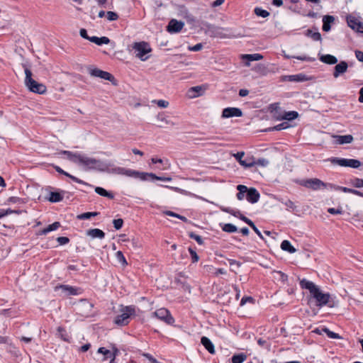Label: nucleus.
Returning a JSON list of instances; mask_svg holds the SVG:
<instances>
[{
    "label": "nucleus",
    "instance_id": "obj_48",
    "mask_svg": "<svg viewBox=\"0 0 363 363\" xmlns=\"http://www.w3.org/2000/svg\"><path fill=\"white\" fill-rule=\"evenodd\" d=\"M116 258L118 260V262H121L123 265L128 264L127 261L121 251H118L116 253Z\"/></svg>",
    "mask_w": 363,
    "mask_h": 363
},
{
    "label": "nucleus",
    "instance_id": "obj_17",
    "mask_svg": "<svg viewBox=\"0 0 363 363\" xmlns=\"http://www.w3.org/2000/svg\"><path fill=\"white\" fill-rule=\"evenodd\" d=\"M246 192V199L248 202L255 203L259 201L260 194L255 188H248V190Z\"/></svg>",
    "mask_w": 363,
    "mask_h": 363
},
{
    "label": "nucleus",
    "instance_id": "obj_39",
    "mask_svg": "<svg viewBox=\"0 0 363 363\" xmlns=\"http://www.w3.org/2000/svg\"><path fill=\"white\" fill-rule=\"evenodd\" d=\"M145 180L147 179V177L157 180L164 181V182H170L172 180L171 177H158L156 174L153 173H145Z\"/></svg>",
    "mask_w": 363,
    "mask_h": 363
},
{
    "label": "nucleus",
    "instance_id": "obj_7",
    "mask_svg": "<svg viewBox=\"0 0 363 363\" xmlns=\"http://www.w3.org/2000/svg\"><path fill=\"white\" fill-rule=\"evenodd\" d=\"M300 184L306 188L311 189L314 191L323 188H330V183H324L317 178L304 179L300 182Z\"/></svg>",
    "mask_w": 363,
    "mask_h": 363
},
{
    "label": "nucleus",
    "instance_id": "obj_31",
    "mask_svg": "<svg viewBox=\"0 0 363 363\" xmlns=\"http://www.w3.org/2000/svg\"><path fill=\"white\" fill-rule=\"evenodd\" d=\"M95 192L100 196L107 197L110 199H113L114 198V196L112 193L107 191L106 189H104L102 187H99V186L96 187Z\"/></svg>",
    "mask_w": 363,
    "mask_h": 363
},
{
    "label": "nucleus",
    "instance_id": "obj_28",
    "mask_svg": "<svg viewBox=\"0 0 363 363\" xmlns=\"http://www.w3.org/2000/svg\"><path fill=\"white\" fill-rule=\"evenodd\" d=\"M89 41L91 43H94L98 45H101L103 44H108L110 42V40L108 37H96V36H92L89 38Z\"/></svg>",
    "mask_w": 363,
    "mask_h": 363
},
{
    "label": "nucleus",
    "instance_id": "obj_52",
    "mask_svg": "<svg viewBox=\"0 0 363 363\" xmlns=\"http://www.w3.org/2000/svg\"><path fill=\"white\" fill-rule=\"evenodd\" d=\"M242 58L243 60H247V61L245 62V65L247 67H249L250 65V62L251 61H255L254 60V55L252 54H246V55H242Z\"/></svg>",
    "mask_w": 363,
    "mask_h": 363
},
{
    "label": "nucleus",
    "instance_id": "obj_55",
    "mask_svg": "<svg viewBox=\"0 0 363 363\" xmlns=\"http://www.w3.org/2000/svg\"><path fill=\"white\" fill-rule=\"evenodd\" d=\"M240 164L245 167H251L254 165L255 162L252 161V159L240 160Z\"/></svg>",
    "mask_w": 363,
    "mask_h": 363
},
{
    "label": "nucleus",
    "instance_id": "obj_53",
    "mask_svg": "<svg viewBox=\"0 0 363 363\" xmlns=\"http://www.w3.org/2000/svg\"><path fill=\"white\" fill-rule=\"evenodd\" d=\"M106 17L108 21H113L118 18V15L113 11H108L106 13Z\"/></svg>",
    "mask_w": 363,
    "mask_h": 363
},
{
    "label": "nucleus",
    "instance_id": "obj_14",
    "mask_svg": "<svg viewBox=\"0 0 363 363\" xmlns=\"http://www.w3.org/2000/svg\"><path fill=\"white\" fill-rule=\"evenodd\" d=\"M91 76L94 77H99L105 80L113 82L114 80L113 76L108 72L103 71L98 68L91 69L89 71Z\"/></svg>",
    "mask_w": 363,
    "mask_h": 363
},
{
    "label": "nucleus",
    "instance_id": "obj_33",
    "mask_svg": "<svg viewBox=\"0 0 363 363\" xmlns=\"http://www.w3.org/2000/svg\"><path fill=\"white\" fill-rule=\"evenodd\" d=\"M306 35L313 39L314 41H321V35L318 31H313L312 30H307Z\"/></svg>",
    "mask_w": 363,
    "mask_h": 363
},
{
    "label": "nucleus",
    "instance_id": "obj_35",
    "mask_svg": "<svg viewBox=\"0 0 363 363\" xmlns=\"http://www.w3.org/2000/svg\"><path fill=\"white\" fill-rule=\"evenodd\" d=\"M99 214V212H86V213L77 215V218L78 220H87V219H90L91 217L96 216Z\"/></svg>",
    "mask_w": 363,
    "mask_h": 363
},
{
    "label": "nucleus",
    "instance_id": "obj_12",
    "mask_svg": "<svg viewBox=\"0 0 363 363\" xmlns=\"http://www.w3.org/2000/svg\"><path fill=\"white\" fill-rule=\"evenodd\" d=\"M347 23L348 26L357 33H363V23L354 16H347Z\"/></svg>",
    "mask_w": 363,
    "mask_h": 363
},
{
    "label": "nucleus",
    "instance_id": "obj_15",
    "mask_svg": "<svg viewBox=\"0 0 363 363\" xmlns=\"http://www.w3.org/2000/svg\"><path fill=\"white\" fill-rule=\"evenodd\" d=\"M242 116V112L240 108L228 107L223 110L221 117L223 118H228L231 117H241Z\"/></svg>",
    "mask_w": 363,
    "mask_h": 363
},
{
    "label": "nucleus",
    "instance_id": "obj_19",
    "mask_svg": "<svg viewBox=\"0 0 363 363\" xmlns=\"http://www.w3.org/2000/svg\"><path fill=\"white\" fill-rule=\"evenodd\" d=\"M333 138L335 139L336 143L340 145L343 144H350L352 143L354 140L353 136L352 135H333Z\"/></svg>",
    "mask_w": 363,
    "mask_h": 363
},
{
    "label": "nucleus",
    "instance_id": "obj_47",
    "mask_svg": "<svg viewBox=\"0 0 363 363\" xmlns=\"http://www.w3.org/2000/svg\"><path fill=\"white\" fill-rule=\"evenodd\" d=\"M255 13L257 16H261L262 18H266L269 15V13L267 11L260 8H255Z\"/></svg>",
    "mask_w": 363,
    "mask_h": 363
},
{
    "label": "nucleus",
    "instance_id": "obj_18",
    "mask_svg": "<svg viewBox=\"0 0 363 363\" xmlns=\"http://www.w3.org/2000/svg\"><path fill=\"white\" fill-rule=\"evenodd\" d=\"M348 65L345 61H341L339 64L336 65L334 68L333 77L337 78L340 74L347 72Z\"/></svg>",
    "mask_w": 363,
    "mask_h": 363
},
{
    "label": "nucleus",
    "instance_id": "obj_58",
    "mask_svg": "<svg viewBox=\"0 0 363 363\" xmlns=\"http://www.w3.org/2000/svg\"><path fill=\"white\" fill-rule=\"evenodd\" d=\"M113 226L116 230H119L122 228L123 224V220L121 218L115 219L113 221Z\"/></svg>",
    "mask_w": 363,
    "mask_h": 363
},
{
    "label": "nucleus",
    "instance_id": "obj_36",
    "mask_svg": "<svg viewBox=\"0 0 363 363\" xmlns=\"http://www.w3.org/2000/svg\"><path fill=\"white\" fill-rule=\"evenodd\" d=\"M247 359V355L244 353H240L237 354H234L232 357V362L233 363H242Z\"/></svg>",
    "mask_w": 363,
    "mask_h": 363
},
{
    "label": "nucleus",
    "instance_id": "obj_24",
    "mask_svg": "<svg viewBox=\"0 0 363 363\" xmlns=\"http://www.w3.org/2000/svg\"><path fill=\"white\" fill-rule=\"evenodd\" d=\"M55 169L57 172L62 174H64L68 177H69L72 180H73L74 182H77V183H79V184H84V185H86V186H90L88 183L82 181V179L73 176V175H71L69 174V173L65 172L63 169H62L60 167H55Z\"/></svg>",
    "mask_w": 363,
    "mask_h": 363
},
{
    "label": "nucleus",
    "instance_id": "obj_51",
    "mask_svg": "<svg viewBox=\"0 0 363 363\" xmlns=\"http://www.w3.org/2000/svg\"><path fill=\"white\" fill-rule=\"evenodd\" d=\"M189 237L195 240L199 245H203V241L202 238L200 235H196L194 233L191 232L189 233Z\"/></svg>",
    "mask_w": 363,
    "mask_h": 363
},
{
    "label": "nucleus",
    "instance_id": "obj_4",
    "mask_svg": "<svg viewBox=\"0 0 363 363\" xmlns=\"http://www.w3.org/2000/svg\"><path fill=\"white\" fill-rule=\"evenodd\" d=\"M24 67V71L26 74L25 78V84L27 86V88L32 92L43 94L46 92V86L41 83H38L33 79H32V72L28 68Z\"/></svg>",
    "mask_w": 363,
    "mask_h": 363
},
{
    "label": "nucleus",
    "instance_id": "obj_25",
    "mask_svg": "<svg viewBox=\"0 0 363 363\" xmlns=\"http://www.w3.org/2000/svg\"><path fill=\"white\" fill-rule=\"evenodd\" d=\"M320 60L328 65H335L337 62V59L332 55H323L320 57Z\"/></svg>",
    "mask_w": 363,
    "mask_h": 363
},
{
    "label": "nucleus",
    "instance_id": "obj_57",
    "mask_svg": "<svg viewBox=\"0 0 363 363\" xmlns=\"http://www.w3.org/2000/svg\"><path fill=\"white\" fill-rule=\"evenodd\" d=\"M153 103H156L157 105L160 108H167L169 106V102L165 100H155L152 101Z\"/></svg>",
    "mask_w": 363,
    "mask_h": 363
},
{
    "label": "nucleus",
    "instance_id": "obj_59",
    "mask_svg": "<svg viewBox=\"0 0 363 363\" xmlns=\"http://www.w3.org/2000/svg\"><path fill=\"white\" fill-rule=\"evenodd\" d=\"M294 58H296L297 60H301V61H306V62H313L315 60L314 57H311L306 55H302V56H296L293 57Z\"/></svg>",
    "mask_w": 363,
    "mask_h": 363
},
{
    "label": "nucleus",
    "instance_id": "obj_40",
    "mask_svg": "<svg viewBox=\"0 0 363 363\" xmlns=\"http://www.w3.org/2000/svg\"><path fill=\"white\" fill-rule=\"evenodd\" d=\"M349 184L355 188H362L363 187V179L359 178H353L350 180Z\"/></svg>",
    "mask_w": 363,
    "mask_h": 363
},
{
    "label": "nucleus",
    "instance_id": "obj_11",
    "mask_svg": "<svg viewBox=\"0 0 363 363\" xmlns=\"http://www.w3.org/2000/svg\"><path fill=\"white\" fill-rule=\"evenodd\" d=\"M97 352L104 355L102 361L110 359L109 363H114L115 359L119 353V350L115 347H113L112 350L101 347L98 349Z\"/></svg>",
    "mask_w": 363,
    "mask_h": 363
},
{
    "label": "nucleus",
    "instance_id": "obj_16",
    "mask_svg": "<svg viewBox=\"0 0 363 363\" xmlns=\"http://www.w3.org/2000/svg\"><path fill=\"white\" fill-rule=\"evenodd\" d=\"M184 26V22L177 21L176 19H172L169 22V24L167 27V30L170 33H179L182 30Z\"/></svg>",
    "mask_w": 363,
    "mask_h": 363
},
{
    "label": "nucleus",
    "instance_id": "obj_60",
    "mask_svg": "<svg viewBox=\"0 0 363 363\" xmlns=\"http://www.w3.org/2000/svg\"><path fill=\"white\" fill-rule=\"evenodd\" d=\"M288 127H289V125H287V123L284 122V123H281L280 124L275 125L274 128H272V130H281L286 129Z\"/></svg>",
    "mask_w": 363,
    "mask_h": 363
},
{
    "label": "nucleus",
    "instance_id": "obj_41",
    "mask_svg": "<svg viewBox=\"0 0 363 363\" xmlns=\"http://www.w3.org/2000/svg\"><path fill=\"white\" fill-rule=\"evenodd\" d=\"M330 189H335V190H340L345 193H350L352 194L354 189H350L345 186H340L335 184H330Z\"/></svg>",
    "mask_w": 363,
    "mask_h": 363
},
{
    "label": "nucleus",
    "instance_id": "obj_62",
    "mask_svg": "<svg viewBox=\"0 0 363 363\" xmlns=\"http://www.w3.org/2000/svg\"><path fill=\"white\" fill-rule=\"evenodd\" d=\"M203 45L201 43L196 44L195 45L192 47H189V50L194 52L199 51L202 49Z\"/></svg>",
    "mask_w": 363,
    "mask_h": 363
},
{
    "label": "nucleus",
    "instance_id": "obj_38",
    "mask_svg": "<svg viewBox=\"0 0 363 363\" xmlns=\"http://www.w3.org/2000/svg\"><path fill=\"white\" fill-rule=\"evenodd\" d=\"M57 335L65 342H69V336L62 327L57 328Z\"/></svg>",
    "mask_w": 363,
    "mask_h": 363
},
{
    "label": "nucleus",
    "instance_id": "obj_1",
    "mask_svg": "<svg viewBox=\"0 0 363 363\" xmlns=\"http://www.w3.org/2000/svg\"><path fill=\"white\" fill-rule=\"evenodd\" d=\"M300 286L302 289H308L311 296L315 300L316 306L321 308L328 305L330 307L333 306V302L331 300V296L329 293H323L320 288L313 282L303 279L300 281Z\"/></svg>",
    "mask_w": 363,
    "mask_h": 363
},
{
    "label": "nucleus",
    "instance_id": "obj_13",
    "mask_svg": "<svg viewBox=\"0 0 363 363\" xmlns=\"http://www.w3.org/2000/svg\"><path fill=\"white\" fill-rule=\"evenodd\" d=\"M56 289H60L64 296H77L82 294L79 288L74 287L69 285H60L55 287Z\"/></svg>",
    "mask_w": 363,
    "mask_h": 363
},
{
    "label": "nucleus",
    "instance_id": "obj_64",
    "mask_svg": "<svg viewBox=\"0 0 363 363\" xmlns=\"http://www.w3.org/2000/svg\"><path fill=\"white\" fill-rule=\"evenodd\" d=\"M355 56L359 61L363 62V52L359 50L355 51Z\"/></svg>",
    "mask_w": 363,
    "mask_h": 363
},
{
    "label": "nucleus",
    "instance_id": "obj_23",
    "mask_svg": "<svg viewBox=\"0 0 363 363\" xmlns=\"http://www.w3.org/2000/svg\"><path fill=\"white\" fill-rule=\"evenodd\" d=\"M201 342L203 345V347L208 350V352L209 353H211V354L215 353L214 345L209 338L203 336L201 339Z\"/></svg>",
    "mask_w": 363,
    "mask_h": 363
},
{
    "label": "nucleus",
    "instance_id": "obj_30",
    "mask_svg": "<svg viewBox=\"0 0 363 363\" xmlns=\"http://www.w3.org/2000/svg\"><path fill=\"white\" fill-rule=\"evenodd\" d=\"M281 249L290 253H294L296 251V250L291 245V242L286 240L282 241L281 243Z\"/></svg>",
    "mask_w": 363,
    "mask_h": 363
},
{
    "label": "nucleus",
    "instance_id": "obj_43",
    "mask_svg": "<svg viewBox=\"0 0 363 363\" xmlns=\"http://www.w3.org/2000/svg\"><path fill=\"white\" fill-rule=\"evenodd\" d=\"M253 70L259 74H265L267 72V67L263 64H257L253 67Z\"/></svg>",
    "mask_w": 363,
    "mask_h": 363
},
{
    "label": "nucleus",
    "instance_id": "obj_3",
    "mask_svg": "<svg viewBox=\"0 0 363 363\" xmlns=\"http://www.w3.org/2000/svg\"><path fill=\"white\" fill-rule=\"evenodd\" d=\"M77 164L87 169H97L101 172L105 169V163L102 161L93 157H89L86 155L81 153L78 157Z\"/></svg>",
    "mask_w": 363,
    "mask_h": 363
},
{
    "label": "nucleus",
    "instance_id": "obj_34",
    "mask_svg": "<svg viewBox=\"0 0 363 363\" xmlns=\"http://www.w3.org/2000/svg\"><path fill=\"white\" fill-rule=\"evenodd\" d=\"M157 121H159L162 123H164V124H167V125H169L172 126H174L175 125V123L173 121H172L171 120H169L168 118V117L167 116H165L164 113H159L157 116Z\"/></svg>",
    "mask_w": 363,
    "mask_h": 363
},
{
    "label": "nucleus",
    "instance_id": "obj_5",
    "mask_svg": "<svg viewBox=\"0 0 363 363\" xmlns=\"http://www.w3.org/2000/svg\"><path fill=\"white\" fill-rule=\"evenodd\" d=\"M120 314L116 315L114 323L118 325H126L128 324L132 316L135 315V307L134 306H121Z\"/></svg>",
    "mask_w": 363,
    "mask_h": 363
},
{
    "label": "nucleus",
    "instance_id": "obj_45",
    "mask_svg": "<svg viewBox=\"0 0 363 363\" xmlns=\"http://www.w3.org/2000/svg\"><path fill=\"white\" fill-rule=\"evenodd\" d=\"M289 81L291 82H303L305 80V76L303 74H294L288 76Z\"/></svg>",
    "mask_w": 363,
    "mask_h": 363
},
{
    "label": "nucleus",
    "instance_id": "obj_6",
    "mask_svg": "<svg viewBox=\"0 0 363 363\" xmlns=\"http://www.w3.org/2000/svg\"><path fill=\"white\" fill-rule=\"evenodd\" d=\"M132 48L135 52V56L142 61L146 60L148 58L146 55L152 51L150 45L145 41L134 43Z\"/></svg>",
    "mask_w": 363,
    "mask_h": 363
},
{
    "label": "nucleus",
    "instance_id": "obj_61",
    "mask_svg": "<svg viewBox=\"0 0 363 363\" xmlns=\"http://www.w3.org/2000/svg\"><path fill=\"white\" fill-rule=\"evenodd\" d=\"M57 241L60 245H66L69 242V240L67 237H58Z\"/></svg>",
    "mask_w": 363,
    "mask_h": 363
},
{
    "label": "nucleus",
    "instance_id": "obj_37",
    "mask_svg": "<svg viewBox=\"0 0 363 363\" xmlns=\"http://www.w3.org/2000/svg\"><path fill=\"white\" fill-rule=\"evenodd\" d=\"M280 201L286 206V210L288 211H294L296 208L294 203L289 199H281Z\"/></svg>",
    "mask_w": 363,
    "mask_h": 363
},
{
    "label": "nucleus",
    "instance_id": "obj_26",
    "mask_svg": "<svg viewBox=\"0 0 363 363\" xmlns=\"http://www.w3.org/2000/svg\"><path fill=\"white\" fill-rule=\"evenodd\" d=\"M60 153L62 155H66L67 158L69 160H70L71 162L76 163V164L78 160V157L80 155V153H79V152H72L68 151V150H62Z\"/></svg>",
    "mask_w": 363,
    "mask_h": 363
},
{
    "label": "nucleus",
    "instance_id": "obj_29",
    "mask_svg": "<svg viewBox=\"0 0 363 363\" xmlns=\"http://www.w3.org/2000/svg\"><path fill=\"white\" fill-rule=\"evenodd\" d=\"M237 189L238 190L237 199L241 201L245 198V196H246V191L248 190V188L245 185L239 184L237 186Z\"/></svg>",
    "mask_w": 363,
    "mask_h": 363
},
{
    "label": "nucleus",
    "instance_id": "obj_2",
    "mask_svg": "<svg viewBox=\"0 0 363 363\" xmlns=\"http://www.w3.org/2000/svg\"><path fill=\"white\" fill-rule=\"evenodd\" d=\"M102 172H106L109 174L124 175L128 177L138 178L143 181L145 180L146 175L145 174V172H140L134 169L106 164H105V169L102 170Z\"/></svg>",
    "mask_w": 363,
    "mask_h": 363
},
{
    "label": "nucleus",
    "instance_id": "obj_50",
    "mask_svg": "<svg viewBox=\"0 0 363 363\" xmlns=\"http://www.w3.org/2000/svg\"><path fill=\"white\" fill-rule=\"evenodd\" d=\"M165 214L167 215V216H172V217H176V218H178L179 219H181L182 220L184 221V222H186L187 221V218L183 216H181V215H179L174 212H172V211H167L165 212Z\"/></svg>",
    "mask_w": 363,
    "mask_h": 363
},
{
    "label": "nucleus",
    "instance_id": "obj_49",
    "mask_svg": "<svg viewBox=\"0 0 363 363\" xmlns=\"http://www.w3.org/2000/svg\"><path fill=\"white\" fill-rule=\"evenodd\" d=\"M129 243V245H128V247L133 248V249H137L138 247H140V244L138 241V240L136 239H132L131 240H129L128 241Z\"/></svg>",
    "mask_w": 363,
    "mask_h": 363
},
{
    "label": "nucleus",
    "instance_id": "obj_10",
    "mask_svg": "<svg viewBox=\"0 0 363 363\" xmlns=\"http://www.w3.org/2000/svg\"><path fill=\"white\" fill-rule=\"evenodd\" d=\"M152 316L169 325L172 324L174 322V319L170 314L169 311L164 308H159L155 312H153Z\"/></svg>",
    "mask_w": 363,
    "mask_h": 363
},
{
    "label": "nucleus",
    "instance_id": "obj_46",
    "mask_svg": "<svg viewBox=\"0 0 363 363\" xmlns=\"http://www.w3.org/2000/svg\"><path fill=\"white\" fill-rule=\"evenodd\" d=\"M298 114L296 111H289L285 113L284 118L285 120L291 121L298 117Z\"/></svg>",
    "mask_w": 363,
    "mask_h": 363
},
{
    "label": "nucleus",
    "instance_id": "obj_9",
    "mask_svg": "<svg viewBox=\"0 0 363 363\" xmlns=\"http://www.w3.org/2000/svg\"><path fill=\"white\" fill-rule=\"evenodd\" d=\"M330 161L333 164H337L341 167H350L352 168H358L361 165L360 161L354 159H345L333 157Z\"/></svg>",
    "mask_w": 363,
    "mask_h": 363
},
{
    "label": "nucleus",
    "instance_id": "obj_63",
    "mask_svg": "<svg viewBox=\"0 0 363 363\" xmlns=\"http://www.w3.org/2000/svg\"><path fill=\"white\" fill-rule=\"evenodd\" d=\"M328 212L330 214H341L342 211L341 208H329Z\"/></svg>",
    "mask_w": 363,
    "mask_h": 363
},
{
    "label": "nucleus",
    "instance_id": "obj_44",
    "mask_svg": "<svg viewBox=\"0 0 363 363\" xmlns=\"http://www.w3.org/2000/svg\"><path fill=\"white\" fill-rule=\"evenodd\" d=\"M324 333L327 335V336L330 338L333 339H341V337L339 334L334 333L331 330H330L328 328H325L323 329Z\"/></svg>",
    "mask_w": 363,
    "mask_h": 363
},
{
    "label": "nucleus",
    "instance_id": "obj_32",
    "mask_svg": "<svg viewBox=\"0 0 363 363\" xmlns=\"http://www.w3.org/2000/svg\"><path fill=\"white\" fill-rule=\"evenodd\" d=\"M202 88L200 86H193L189 90V96L196 98L201 95Z\"/></svg>",
    "mask_w": 363,
    "mask_h": 363
},
{
    "label": "nucleus",
    "instance_id": "obj_8",
    "mask_svg": "<svg viewBox=\"0 0 363 363\" xmlns=\"http://www.w3.org/2000/svg\"><path fill=\"white\" fill-rule=\"evenodd\" d=\"M207 32L211 37L213 38H229L232 36L229 29L215 26H209Z\"/></svg>",
    "mask_w": 363,
    "mask_h": 363
},
{
    "label": "nucleus",
    "instance_id": "obj_21",
    "mask_svg": "<svg viewBox=\"0 0 363 363\" xmlns=\"http://www.w3.org/2000/svg\"><path fill=\"white\" fill-rule=\"evenodd\" d=\"M335 21V18L333 16L325 15L323 18V30L328 32L331 29V24Z\"/></svg>",
    "mask_w": 363,
    "mask_h": 363
},
{
    "label": "nucleus",
    "instance_id": "obj_20",
    "mask_svg": "<svg viewBox=\"0 0 363 363\" xmlns=\"http://www.w3.org/2000/svg\"><path fill=\"white\" fill-rule=\"evenodd\" d=\"M86 235L91 237V238L104 239L105 238V233L103 230L98 228H93L86 230Z\"/></svg>",
    "mask_w": 363,
    "mask_h": 363
},
{
    "label": "nucleus",
    "instance_id": "obj_27",
    "mask_svg": "<svg viewBox=\"0 0 363 363\" xmlns=\"http://www.w3.org/2000/svg\"><path fill=\"white\" fill-rule=\"evenodd\" d=\"M60 226H61V224L60 222H57V221L54 222L53 223L49 225L45 228L43 229L40 231V235H46L51 231L57 230Z\"/></svg>",
    "mask_w": 363,
    "mask_h": 363
},
{
    "label": "nucleus",
    "instance_id": "obj_54",
    "mask_svg": "<svg viewBox=\"0 0 363 363\" xmlns=\"http://www.w3.org/2000/svg\"><path fill=\"white\" fill-rule=\"evenodd\" d=\"M8 202L10 203H24L23 199L16 196H11L9 198Z\"/></svg>",
    "mask_w": 363,
    "mask_h": 363
},
{
    "label": "nucleus",
    "instance_id": "obj_56",
    "mask_svg": "<svg viewBox=\"0 0 363 363\" xmlns=\"http://www.w3.org/2000/svg\"><path fill=\"white\" fill-rule=\"evenodd\" d=\"M189 253L191 255L192 262H198L199 259V257L197 255V253L196 252V251H194L192 248L189 247Z\"/></svg>",
    "mask_w": 363,
    "mask_h": 363
},
{
    "label": "nucleus",
    "instance_id": "obj_22",
    "mask_svg": "<svg viewBox=\"0 0 363 363\" xmlns=\"http://www.w3.org/2000/svg\"><path fill=\"white\" fill-rule=\"evenodd\" d=\"M64 198V191H51L49 194V197L48 198V200L50 202L52 203H57L60 202L63 200Z\"/></svg>",
    "mask_w": 363,
    "mask_h": 363
},
{
    "label": "nucleus",
    "instance_id": "obj_42",
    "mask_svg": "<svg viewBox=\"0 0 363 363\" xmlns=\"http://www.w3.org/2000/svg\"><path fill=\"white\" fill-rule=\"evenodd\" d=\"M222 230L226 233H235L238 230L237 227L231 223L224 224L222 227Z\"/></svg>",
    "mask_w": 363,
    "mask_h": 363
}]
</instances>
